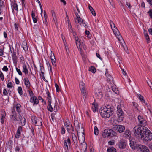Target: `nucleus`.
Wrapping results in <instances>:
<instances>
[{
  "label": "nucleus",
  "mask_w": 152,
  "mask_h": 152,
  "mask_svg": "<svg viewBox=\"0 0 152 152\" xmlns=\"http://www.w3.org/2000/svg\"><path fill=\"white\" fill-rule=\"evenodd\" d=\"M28 140L27 138L25 137H23L22 140V141L23 143H28Z\"/></svg>",
  "instance_id": "nucleus-42"
},
{
  "label": "nucleus",
  "mask_w": 152,
  "mask_h": 152,
  "mask_svg": "<svg viewBox=\"0 0 152 152\" xmlns=\"http://www.w3.org/2000/svg\"><path fill=\"white\" fill-rule=\"evenodd\" d=\"M121 44L122 46L123 47V48H124V50L126 51L127 52V51L128 50V48H127V47L126 46V45H125V44L124 46L122 43L121 44Z\"/></svg>",
  "instance_id": "nucleus-53"
},
{
  "label": "nucleus",
  "mask_w": 152,
  "mask_h": 152,
  "mask_svg": "<svg viewBox=\"0 0 152 152\" xmlns=\"http://www.w3.org/2000/svg\"><path fill=\"white\" fill-rule=\"evenodd\" d=\"M18 93L20 95L23 94V91L22 88L21 87H18Z\"/></svg>",
  "instance_id": "nucleus-41"
},
{
  "label": "nucleus",
  "mask_w": 152,
  "mask_h": 152,
  "mask_svg": "<svg viewBox=\"0 0 152 152\" xmlns=\"http://www.w3.org/2000/svg\"><path fill=\"white\" fill-rule=\"evenodd\" d=\"M137 95L138 96L139 99L142 102L145 103V100L143 96H141L140 94H137Z\"/></svg>",
  "instance_id": "nucleus-33"
},
{
  "label": "nucleus",
  "mask_w": 152,
  "mask_h": 152,
  "mask_svg": "<svg viewBox=\"0 0 152 152\" xmlns=\"http://www.w3.org/2000/svg\"><path fill=\"white\" fill-rule=\"evenodd\" d=\"M0 77L2 80L4 79V75L2 72L0 71Z\"/></svg>",
  "instance_id": "nucleus-52"
},
{
  "label": "nucleus",
  "mask_w": 152,
  "mask_h": 152,
  "mask_svg": "<svg viewBox=\"0 0 152 152\" xmlns=\"http://www.w3.org/2000/svg\"><path fill=\"white\" fill-rule=\"evenodd\" d=\"M70 144V140L69 138L67 140H64V145L65 147L64 148H66L67 150H68V146Z\"/></svg>",
  "instance_id": "nucleus-15"
},
{
  "label": "nucleus",
  "mask_w": 152,
  "mask_h": 152,
  "mask_svg": "<svg viewBox=\"0 0 152 152\" xmlns=\"http://www.w3.org/2000/svg\"><path fill=\"white\" fill-rule=\"evenodd\" d=\"M113 30L114 33L119 41H121V40L123 41V38L121 35L120 34V32L117 28H115V29H113Z\"/></svg>",
  "instance_id": "nucleus-7"
},
{
  "label": "nucleus",
  "mask_w": 152,
  "mask_h": 152,
  "mask_svg": "<svg viewBox=\"0 0 152 152\" xmlns=\"http://www.w3.org/2000/svg\"><path fill=\"white\" fill-rule=\"evenodd\" d=\"M138 119L140 124L144 126H146L147 124L146 121L142 116L139 115L138 116Z\"/></svg>",
  "instance_id": "nucleus-10"
},
{
  "label": "nucleus",
  "mask_w": 152,
  "mask_h": 152,
  "mask_svg": "<svg viewBox=\"0 0 152 152\" xmlns=\"http://www.w3.org/2000/svg\"><path fill=\"white\" fill-rule=\"evenodd\" d=\"M47 99L48 100V102H51V97L50 95V93L49 92L48 90H47Z\"/></svg>",
  "instance_id": "nucleus-34"
},
{
  "label": "nucleus",
  "mask_w": 152,
  "mask_h": 152,
  "mask_svg": "<svg viewBox=\"0 0 152 152\" xmlns=\"http://www.w3.org/2000/svg\"><path fill=\"white\" fill-rule=\"evenodd\" d=\"M28 91L29 94L31 97H32L34 96V94L32 91H30V90H28Z\"/></svg>",
  "instance_id": "nucleus-45"
},
{
  "label": "nucleus",
  "mask_w": 152,
  "mask_h": 152,
  "mask_svg": "<svg viewBox=\"0 0 152 152\" xmlns=\"http://www.w3.org/2000/svg\"><path fill=\"white\" fill-rule=\"evenodd\" d=\"M105 75L107 77V81L110 82L112 81L113 83V78L110 75L108 74V69H106Z\"/></svg>",
  "instance_id": "nucleus-17"
},
{
  "label": "nucleus",
  "mask_w": 152,
  "mask_h": 152,
  "mask_svg": "<svg viewBox=\"0 0 152 152\" xmlns=\"http://www.w3.org/2000/svg\"><path fill=\"white\" fill-rule=\"evenodd\" d=\"M93 107H92V110L94 112H95L98 110V108L97 107V105H96L94 103L92 104Z\"/></svg>",
  "instance_id": "nucleus-32"
},
{
  "label": "nucleus",
  "mask_w": 152,
  "mask_h": 152,
  "mask_svg": "<svg viewBox=\"0 0 152 152\" xmlns=\"http://www.w3.org/2000/svg\"><path fill=\"white\" fill-rule=\"evenodd\" d=\"M36 98V96H34L32 97H31V99H30V101L31 103H34L35 98Z\"/></svg>",
  "instance_id": "nucleus-58"
},
{
  "label": "nucleus",
  "mask_w": 152,
  "mask_h": 152,
  "mask_svg": "<svg viewBox=\"0 0 152 152\" xmlns=\"http://www.w3.org/2000/svg\"><path fill=\"white\" fill-rule=\"evenodd\" d=\"M72 139L74 141L77 140V137L74 133H72Z\"/></svg>",
  "instance_id": "nucleus-54"
},
{
  "label": "nucleus",
  "mask_w": 152,
  "mask_h": 152,
  "mask_svg": "<svg viewBox=\"0 0 152 152\" xmlns=\"http://www.w3.org/2000/svg\"><path fill=\"white\" fill-rule=\"evenodd\" d=\"M55 86L56 88L57 92H59L60 91L59 86L57 83L55 84Z\"/></svg>",
  "instance_id": "nucleus-48"
},
{
  "label": "nucleus",
  "mask_w": 152,
  "mask_h": 152,
  "mask_svg": "<svg viewBox=\"0 0 152 152\" xmlns=\"http://www.w3.org/2000/svg\"><path fill=\"white\" fill-rule=\"evenodd\" d=\"M118 146L120 149H123L125 148L126 146V142L123 140H121L119 142Z\"/></svg>",
  "instance_id": "nucleus-16"
},
{
  "label": "nucleus",
  "mask_w": 152,
  "mask_h": 152,
  "mask_svg": "<svg viewBox=\"0 0 152 152\" xmlns=\"http://www.w3.org/2000/svg\"><path fill=\"white\" fill-rule=\"evenodd\" d=\"M74 124L75 127H76V129L78 132V130L80 129V124H79L78 121L76 120H74Z\"/></svg>",
  "instance_id": "nucleus-22"
},
{
  "label": "nucleus",
  "mask_w": 152,
  "mask_h": 152,
  "mask_svg": "<svg viewBox=\"0 0 152 152\" xmlns=\"http://www.w3.org/2000/svg\"><path fill=\"white\" fill-rule=\"evenodd\" d=\"M2 70L4 71H7L8 70V69L6 66H4L2 68Z\"/></svg>",
  "instance_id": "nucleus-64"
},
{
  "label": "nucleus",
  "mask_w": 152,
  "mask_h": 152,
  "mask_svg": "<svg viewBox=\"0 0 152 152\" xmlns=\"http://www.w3.org/2000/svg\"><path fill=\"white\" fill-rule=\"evenodd\" d=\"M72 124L70 123H69V125H67V127H66V129L68 133L71 132V128H72Z\"/></svg>",
  "instance_id": "nucleus-31"
},
{
  "label": "nucleus",
  "mask_w": 152,
  "mask_h": 152,
  "mask_svg": "<svg viewBox=\"0 0 152 152\" xmlns=\"http://www.w3.org/2000/svg\"><path fill=\"white\" fill-rule=\"evenodd\" d=\"M86 86L85 84L83 82H81L80 83V89H83L85 88Z\"/></svg>",
  "instance_id": "nucleus-36"
},
{
  "label": "nucleus",
  "mask_w": 152,
  "mask_h": 152,
  "mask_svg": "<svg viewBox=\"0 0 152 152\" xmlns=\"http://www.w3.org/2000/svg\"><path fill=\"white\" fill-rule=\"evenodd\" d=\"M68 27L69 28V30L70 32H73V29L71 25L69 22H68Z\"/></svg>",
  "instance_id": "nucleus-44"
},
{
  "label": "nucleus",
  "mask_w": 152,
  "mask_h": 152,
  "mask_svg": "<svg viewBox=\"0 0 152 152\" xmlns=\"http://www.w3.org/2000/svg\"><path fill=\"white\" fill-rule=\"evenodd\" d=\"M13 61L14 63H16L17 62V57L16 56V54L15 52H14L12 56Z\"/></svg>",
  "instance_id": "nucleus-29"
},
{
  "label": "nucleus",
  "mask_w": 152,
  "mask_h": 152,
  "mask_svg": "<svg viewBox=\"0 0 152 152\" xmlns=\"http://www.w3.org/2000/svg\"><path fill=\"white\" fill-rule=\"evenodd\" d=\"M74 38H75V40L76 41V45H77V42L78 41V38L77 36H74Z\"/></svg>",
  "instance_id": "nucleus-62"
},
{
  "label": "nucleus",
  "mask_w": 152,
  "mask_h": 152,
  "mask_svg": "<svg viewBox=\"0 0 152 152\" xmlns=\"http://www.w3.org/2000/svg\"><path fill=\"white\" fill-rule=\"evenodd\" d=\"M51 61L53 65L54 66H56V59L54 60H52Z\"/></svg>",
  "instance_id": "nucleus-57"
},
{
  "label": "nucleus",
  "mask_w": 152,
  "mask_h": 152,
  "mask_svg": "<svg viewBox=\"0 0 152 152\" xmlns=\"http://www.w3.org/2000/svg\"><path fill=\"white\" fill-rule=\"evenodd\" d=\"M118 116V121L121 122L122 121L124 116V113L122 111L120 112H117Z\"/></svg>",
  "instance_id": "nucleus-11"
},
{
  "label": "nucleus",
  "mask_w": 152,
  "mask_h": 152,
  "mask_svg": "<svg viewBox=\"0 0 152 152\" xmlns=\"http://www.w3.org/2000/svg\"><path fill=\"white\" fill-rule=\"evenodd\" d=\"M80 89L81 91V93L82 94H84L86 93L85 88Z\"/></svg>",
  "instance_id": "nucleus-59"
},
{
  "label": "nucleus",
  "mask_w": 152,
  "mask_h": 152,
  "mask_svg": "<svg viewBox=\"0 0 152 152\" xmlns=\"http://www.w3.org/2000/svg\"><path fill=\"white\" fill-rule=\"evenodd\" d=\"M115 129L119 133H122L125 130V127L123 125H117L114 127Z\"/></svg>",
  "instance_id": "nucleus-9"
},
{
  "label": "nucleus",
  "mask_w": 152,
  "mask_h": 152,
  "mask_svg": "<svg viewBox=\"0 0 152 152\" xmlns=\"http://www.w3.org/2000/svg\"><path fill=\"white\" fill-rule=\"evenodd\" d=\"M76 19L77 20L78 23H79L80 25L85 24V21L80 17H78V18H76Z\"/></svg>",
  "instance_id": "nucleus-23"
},
{
  "label": "nucleus",
  "mask_w": 152,
  "mask_h": 152,
  "mask_svg": "<svg viewBox=\"0 0 152 152\" xmlns=\"http://www.w3.org/2000/svg\"><path fill=\"white\" fill-rule=\"evenodd\" d=\"M18 120L17 121H19L21 125L22 126H24L25 125L26 120L24 118H23L21 115L19 114Z\"/></svg>",
  "instance_id": "nucleus-14"
},
{
  "label": "nucleus",
  "mask_w": 152,
  "mask_h": 152,
  "mask_svg": "<svg viewBox=\"0 0 152 152\" xmlns=\"http://www.w3.org/2000/svg\"><path fill=\"white\" fill-rule=\"evenodd\" d=\"M49 104L47 106V109L48 111L52 112L54 110L53 109V108L51 105V102H48Z\"/></svg>",
  "instance_id": "nucleus-27"
},
{
  "label": "nucleus",
  "mask_w": 152,
  "mask_h": 152,
  "mask_svg": "<svg viewBox=\"0 0 152 152\" xmlns=\"http://www.w3.org/2000/svg\"><path fill=\"white\" fill-rule=\"evenodd\" d=\"M24 83L27 89H29L31 84L28 78L26 77L24 79Z\"/></svg>",
  "instance_id": "nucleus-20"
},
{
  "label": "nucleus",
  "mask_w": 152,
  "mask_h": 152,
  "mask_svg": "<svg viewBox=\"0 0 152 152\" xmlns=\"http://www.w3.org/2000/svg\"><path fill=\"white\" fill-rule=\"evenodd\" d=\"M20 13L19 12H17V16L19 18H20V19L22 17H23V12L22 10H20Z\"/></svg>",
  "instance_id": "nucleus-35"
},
{
  "label": "nucleus",
  "mask_w": 152,
  "mask_h": 152,
  "mask_svg": "<svg viewBox=\"0 0 152 152\" xmlns=\"http://www.w3.org/2000/svg\"><path fill=\"white\" fill-rule=\"evenodd\" d=\"M51 54L50 56V57L51 60H54L55 59V56H54V53L52 52V51H51Z\"/></svg>",
  "instance_id": "nucleus-46"
},
{
  "label": "nucleus",
  "mask_w": 152,
  "mask_h": 152,
  "mask_svg": "<svg viewBox=\"0 0 152 152\" xmlns=\"http://www.w3.org/2000/svg\"><path fill=\"white\" fill-rule=\"evenodd\" d=\"M7 86L8 88H11L12 87V83L11 82L9 83L7 85Z\"/></svg>",
  "instance_id": "nucleus-49"
},
{
  "label": "nucleus",
  "mask_w": 152,
  "mask_h": 152,
  "mask_svg": "<svg viewBox=\"0 0 152 152\" xmlns=\"http://www.w3.org/2000/svg\"><path fill=\"white\" fill-rule=\"evenodd\" d=\"M88 8L90 11L91 12L92 14L94 16H95L96 15V12L92 7L90 5V4L88 5Z\"/></svg>",
  "instance_id": "nucleus-25"
},
{
  "label": "nucleus",
  "mask_w": 152,
  "mask_h": 152,
  "mask_svg": "<svg viewBox=\"0 0 152 152\" xmlns=\"http://www.w3.org/2000/svg\"><path fill=\"white\" fill-rule=\"evenodd\" d=\"M22 128L21 126H19L17 132L15 134V137L16 138H19L21 134V132L22 131Z\"/></svg>",
  "instance_id": "nucleus-18"
},
{
  "label": "nucleus",
  "mask_w": 152,
  "mask_h": 152,
  "mask_svg": "<svg viewBox=\"0 0 152 152\" xmlns=\"http://www.w3.org/2000/svg\"><path fill=\"white\" fill-rule=\"evenodd\" d=\"M55 115L54 113H52L51 115L52 119L53 120V121H54V119H55Z\"/></svg>",
  "instance_id": "nucleus-60"
},
{
  "label": "nucleus",
  "mask_w": 152,
  "mask_h": 152,
  "mask_svg": "<svg viewBox=\"0 0 152 152\" xmlns=\"http://www.w3.org/2000/svg\"><path fill=\"white\" fill-rule=\"evenodd\" d=\"M32 121L33 123H34V124L36 126H41L42 125L41 120L40 119H38L36 117H33L31 118Z\"/></svg>",
  "instance_id": "nucleus-8"
},
{
  "label": "nucleus",
  "mask_w": 152,
  "mask_h": 152,
  "mask_svg": "<svg viewBox=\"0 0 152 152\" xmlns=\"http://www.w3.org/2000/svg\"><path fill=\"white\" fill-rule=\"evenodd\" d=\"M11 112L12 114L10 115V118L11 120L16 121L18 120L19 114L18 115L16 112L15 109L13 108Z\"/></svg>",
  "instance_id": "nucleus-5"
},
{
  "label": "nucleus",
  "mask_w": 152,
  "mask_h": 152,
  "mask_svg": "<svg viewBox=\"0 0 152 152\" xmlns=\"http://www.w3.org/2000/svg\"><path fill=\"white\" fill-rule=\"evenodd\" d=\"M81 129L82 130L81 131L82 132V135L81 136L79 137L78 136V140L81 144H82L83 143L84 147H86V149L87 148V145L86 143L84 142L85 139V133L84 132V130L83 127H81Z\"/></svg>",
  "instance_id": "nucleus-4"
},
{
  "label": "nucleus",
  "mask_w": 152,
  "mask_h": 152,
  "mask_svg": "<svg viewBox=\"0 0 152 152\" xmlns=\"http://www.w3.org/2000/svg\"><path fill=\"white\" fill-rule=\"evenodd\" d=\"M130 145L133 149H139L142 152H149V149L146 146L141 144H137L134 143V141H131Z\"/></svg>",
  "instance_id": "nucleus-2"
},
{
  "label": "nucleus",
  "mask_w": 152,
  "mask_h": 152,
  "mask_svg": "<svg viewBox=\"0 0 152 152\" xmlns=\"http://www.w3.org/2000/svg\"><path fill=\"white\" fill-rule=\"evenodd\" d=\"M16 69L17 72L18 73L19 75H22V73L21 71L20 70V69H18L17 67L16 68Z\"/></svg>",
  "instance_id": "nucleus-50"
},
{
  "label": "nucleus",
  "mask_w": 152,
  "mask_h": 152,
  "mask_svg": "<svg viewBox=\"0 0 152 152\" xmlns=\"http://www.w3.org/2000/svg\"><path fill=\"white\" fill-rule=\"evenodd\" d=\"M15 149L16 152H20V148L18 145H17L16 146V147L15 148Z\"/></svg>",
  "instance_id": "nucleus-56"
},
{
  "label": "nucleus",
  "mask_w": 152,
  "mask_h": 152,
  "mask_svg": "<svg viewBox=\"0 0 152 152\" xmlns=\"http://www.w3.org/2000/svg\"><path fill=\"white\" fill-rule=\"evenodd\" d=\"M113 107L109 105L102 107L100 110L101 116L104 118L110 117L113 113Z\"/></svg>",
  "instance_id": "nucleus-1"
},
{
  "label": "nucleus",
  "mask_w": 152,
  "mask_h": 152,
  "mask_svg": "<svg viewBox=\"0 0 152 152\" xmlns=\"http://www.w3.org/2000/svg\"><path fill=\"white\" fill-rule=\"evenodd\" d=\"M4 2L1 0H0V9H1V8L4 7Z\"/></svg>",
  "instance_id": "nucleus-47"
},
{
  "label": "nucleus",
  "mask_w": 152,
  "mask_h": 152,
  "mask_svg": "<svg viewBox=\"0 0 152 152\" xmlns=\"http://www.w3.org/2000/svg\"><path fill=\"white\" fill-rule=\"evenodd\" d=\"M141 126H136L133 129V131L134 134L136 136L139 137V134L141 132H140L141 129Z\"/></svg>",
  "instance_id": "nucleus-6"
},
{
  "label": "nucleus",
  "mask_w": 152,
  "mask_h": 152,
  "mask_svg": "<svg viewBox=\"0 0 152 152\" xmlns=\"http://www.w3.org/2000/svg\"><path fill=\"white\" fill-rule=\"evenodd\" d=\"M141 128H142V129H141V130H140V131L141 133L139 134V137H140L141 138L143 136L144 134H144L145 132H146L147 130L148 129L146 127L143 126H141Z\"/></svg>",
  "instance_id": "nucleus-19"
},
{
  "label": "nucleus",
  "mask_w": 152,
  "mask_h": 152,
  "mask_svg": "<svg viewBox=\"0 0 152 152\" xmlns=\"http://www.w3.org/2000/svg\"><path fill=\"white\" fill-rule=\"evenodd\" d=\"M89 71L93 73H94L96 72V70L94 67L91 66L89 68Z\"/></svg>",
  "instance_id": "nucleus-39"
},
{
  "label": "nucleus",
  "mask_w": 152,
  "mask_h": 152,
  "mask_svg": "<svg viewBox=\"0 0 152 152\" xmlns=\"http://www.w3.org/2000/svg\"><path fill=\"white\" fill-rule=\"evenodd\" d=\"M21 106V105L20 104H17L15 106L16 111L18 113L19 115L21 112L20 109Z\"/></svg>",
  "instance_id": "nucleus-26"
},
{
  "label": "nucleus",
  "mask_w": 152,
  "mask_h": 152,
  "mask_svg": "<svg viewBox=\"0 0 152 152\" xmlns=\"http://www.w3.org/2000/svg\"><path fill=\"white\" fill-rule=\"evenodd\" d=\"M112 90L113 91L117 94H119V91L118 89H117L115 87L113 86L112 87Z\"/></svg>",
  "instance_id": "nucleus-38"
},
{
  "label": "nucleus",
  "mask_w": 152,
  "mask_h": 152,
  "mask_svg": "<svg viewBox=\"0 0 152 152\" xmlns=\"http://www.w3.org/2000/svg\"><path fill=\"white\" fill-rule=\"evenodd\" d=\"M110 129H105L104 130V132L102 133V136L104 138L110 137L111 134H110Z\"/></svg>",
  "instance_id": "nucleus-12"
},
{
  "label": "nucleus",
  "mask_w": 152,
  "mask_h": 152,
  "mask_svg": "<svg viewBox=\"0 0 152 152\" xmlns=\"http://www.w3.org/2000/svg\"><path fill=\"white\" fill-rule=\"evenodd\" d=\"M108 143L109 145H113L114 144V140H113L112 141H109L108 142Z\"/></svg>",
  "instance_id": "nucleus-63"
},
{
  "label": "nucleus",
  "mask_w": 152,
  "mask_h": 152,
  "mask_svg": "<svg viewBox=\"0 0 152 152\" xmlns=\"http://www.w3.org/2000/svg\"><path fill=\"white\" fill-rule=\"evenodd\" d=\"M123 136L126 138L129 139L130 142L131 141H133V140H130V139L131 136V132L129 129H126L124 133Z\"/></svg>",
  "instance_id": "nucleus-13"
},
{
  "label": "nucleus",
  "mask_w": 152,
  "mask_h": 152,
  "mask_svg": "<svg viewBox=\"0 0 152 152\" xmlns=\"http://www.w3.org/2000/svg\"><path fill=\"white\" fill-rule=\"evenodd\" d=\"M148 13L149 14V16L151 18H152V10H150L148 12Z\"/></svg>",
  "instance_id": "nucleus-55"
},
{
  "label": "nucleus",
  "mask_w": 152,
  "mask_h": 152,
  "mask_svg": "<svg viewBox=\"0 0 152 152\" xmlns=\"http://www.w3.org/2000/svg\"><path fill=\"white\" fill-rule=\"evenodd\" d=\"M110 137H116L117 136V133L114 131L112 129H110Z\"/></svg>",
  "instance_id": "nucleus-24"
},
{
  "label": "nucleus",
  "mask_w": 152,
  "mask_h": 152,
  "mask_svg": "<svg viewBox=\"0 0 152 152\" xmlns=\"http://www.w3.org/2000/svg\"><path fill=\"white\" fill-rule=\"evenodd\" d=\"M143 136L141 138L143 139L146 141H150L152 139V133L149 132V131L147 130L146 132H145L143 134Z\"/></svg>",
  "instance_id": "nucleus-3"
},
{
  "label": "nucleus",
  "mask_w": 152,
  "mask_h": 152,
  "mask_svg": "<svg viewBox=\"0 0 152 152\" xmlns=\"http://www.w3.org/2000/svg\"><path fill=\"white\" fill-rule=\"evenodd\" d=\"M23 72L25 73V74H26L28 73V70L26 66L24 64L23 66Z\"/></svg>",
  "instance_id": "nucleus-28"
},
{
  "label": "nucleus",
  "mask_w": 152,
  "mask_h": 152,
  "mask_svg": "<svg viewBox=\"0 0 152 152\" xmlns=\"http://www.w3.org/2000/svg\"><path fill=\"white\" fill-rule=\"evenodd\" d=\"M5 116L3 115H2V114L1 115V122L2 124H3L4 122V119L5 118Z\"/></svg>",
  "instance_id": "nucleus-51"
},
{
  "label": "nucleus",
  "mask_w": 152,
  "mask_h": 152,
  "mask_svg": "<svg viewBox=\"0 0 152 152\" xmlns=\"http://www.w3.org/2000/svg\"><path fill=\"white\" fill-rule=\"evenodd\" d=\"M110 25L111 28L113 29H115V28H117L115 27V25L113 22L111 20L110 21Z\"/></svg>",
  "instance_id": "nucleus-37"
},
{
  "label": "nucleus",
  "mask_w": 152,
  "mask_h": 152,
  "mask_svg": "<svg viewBox=\"0 0 152 152\" xmlns=\"http://www.w3.org/2000/svg\"><path fill=\"white\" fill-rule=\"evenodd\" d=\"M107 152H116V150L113 147L109 148L107 150Z\"/></svg>",
  "instance_id": "nucleus-30"
},
{
  "label": "nucleus",
  "mask_w": 152,
  "mask_h": 152,
  "mask_svg": "<svg viewBox=\"0 0 152 152\" xmlns=\"http://www.w3.org/2000/svg\"><path fill=\"white\" fill-rule=\"evenodd\" d=\"M122 110L121 109V105L118 104L117 107V112H120Z\"/></svg>",
  "instance_id": "nucleus-43"
},
{
  "label": "nucleus",
  "mask_w": 152,
  "mask_h": 152,
  "mask_svg": "<svg viewBox=\"0 0 152 152\" xmlns=\"http://www.w3.org/2000/svg\"><path fill=\"white\" fill-rule=\"evenodd\" d=\"M11 7L12 10L13 11L14 10L17 11L18 10V5L17 4L15 3V1L14 2H12V3Z\"/></svg>",
  "instance_id": "nucleus-21"
},
{
  "label": "nucleus",
  "mask_w": 152,
  "mask_h": 152,
  "mask_svg": "<svg viewBox=\"0 0 152 152\" xmlns=\"http://www.w3.org/2000/svg\"><path fill=\"white\" fill-rule=\"evenodd\" d=\"M99 130L96 126H95L94 127V133L95 135H97L99 134Z\"/></svg>",
  "instance_id": "nucleus-40"
},
{
  "label": "nucleus",
  "mask_w": 152,
  "mask_h": 152,
  "mask_svg": "<svg viewBox=\"0 0 152 152\" xmlns=\"http://www.w3.org/2000/svg\"><path fill=\"white\" fill-rule=\"evenodd\" d=\"M22 47L23 48V50L25 51H26L27 50H28V48L27 45H22Z\"/></svg>",
  "instance_id": "nucleus-61"
}]
</instances>
